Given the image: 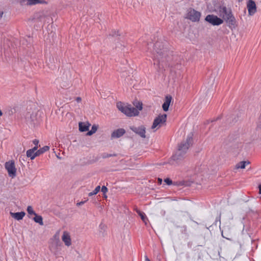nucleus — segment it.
I'll use <instances>...</instances> for the list:
<instances>
[{
	"mask_svg": "<svg viewBox=\"0 0 261 261\" xmlns=\"http://www.w3.org/2000/svg\"><path fill=\"white\" fill-rule=\"evenodd\" d=\"M115 155H116L115 154H110L108 153H103L101 154V156L103 159L110 158Z\"/></svg>",
	"mask_w": 261,
	"mask_h": 261,
	"instance_id": "27",
	"label": "nucleus"
},
{
	"mask_svg": "<svg viewBox=\"0 0 261 261\" xmlns=\"http://www.w3.org/2000/svg\"><path fill=\"white\" fill-rule=\"evenodd\" d=\"M100 189V187L99 186H97L93 192L88 194V196H92L93 195H96L99 191Z\"/></svg>",
	"mask_w": 261,
	"mask_h": 261,
	"instance_id": "25",
	"label": "nucleus"
},
{
	"mask_svg": "<svg viewBox=\"0 0 261 261\" xmlns=\"http://www.w3.org/2000/svg\"><path fill=\"white\" fill-rule=\"evenodd\" d=\"M250 162L249 161H242L238 163L236 165L237 169H244L247 165H249Z\"/></svg>",
	"mask_w": 261,
	"mask_h": 261,
	"instance_id": "19",
	"label": "nucleus"
},
{
	"mask_svg": "<svg viewBox=\"0 0 261 261\" xmlns=\"http://www.w3.org/2000/svg\"><path fill=\"white\" fill-rule=\"evenodd\" d=\"M220 15L228 24L229 28L235 27L236 20L232 14L230 9L227 8L226 7H221L220 9Z\"/></svg>",
	"mask_w": 261,
	"mask_h": 261,
	"instance_id": "3",
	"label": "nucleus"
},
{
	"mask_svg": "<svg viewBox=\"0 0 261 261\" xmlns=\"http://www.w3.org/2000/svg\"><path fill=\"white\" fill-rule=\"evenodd\" d=\"M259 121H260V122H261V115H260V118H259Z\"/></svg>",
	"mask_w": 261,
	"mask_h": 261,
	"instance_id": "40",
	"label": "nucleus"
},
{
	"mask_svg": "<svg viewBox=\"0 0 261 261\" xmlns=\"http://www.w3.org/2000/svg\"><path fill=\"white\" fill-rule=\"evenodd\" d=\"M239 1H242L243 0H238Z\"/></svg>",
	"mask_w": 261,
	"mask_h": 261,
	"instance_id": "41",
	"label": "nucleus"
},
{
	"mask_svg": "<svg viewBox=\"0 0 261 261\" xmlns=\"http://www.w3.org/2000/svg\"><path fill=\"white\" fill-rule=\"evenodd\" d=\"M3 113L1 111V110H0V117L2 115Z\"/></svg>",
	"mask_w": 261,
	"mask_h": 261,
	"instance_id": "39",
	"label": "nucleus"
},
{
	"mask_svg": "<svg viewBox=\"0 0 261 261\" xmlns=\"http://www.w3.org/2000/svg\"><path fill=\"white\" fill-rule=\"evenodd\" d=\"M125 133V130L123 128H119L115 130L111 134V138H119L122 136Z\"/></svg>",
	"mask_w": 261,
	"mask_h": 261,
	"instance_id": "11",
	"label": "nucleus"
},
{
	"mask_svg": "<svg viewBox=\"0 0 261 261\" xmlns=\"http://www.w3.org/2000/svg\"><path fill=\"white\" fill-rule=\"evenodd\" d=\"M25 213L23 212L13 213L10 212V215L17 220H22L25 216Z\"/></svg>",
	"mask_w": 261,
	"mask_h": 261,
	"instance_id": "16",
	"label": "nucleus"
},
{
	"mask_svg": "<svg viewBox=\"0 0 261 261\" xmlns=\"http://www.w3.org/2000/svg\"><path fill=\"white\" fill-rule=\"evenodd\" d=\"M101 192H102L103 193L105 194L106 193H107V191H108V189H107V188L106 186H103L101 187Z\"/></svg>",
	"mask_w": 261,
	"mask_h": 261,
	"instance_id": "29",
	"label": "nucleus"
},
{
	"mask_svg": "<svg viewBox=\"0 0 261 261\" xmlns=\"http://www.w3.org/2000/svg\"><path fill=\"white\" fill-rule=\"evenodd\" d=\"M171 100L172 97L170 95L166 96L165 101L162 105V108L164 111H167L168 110Z\"/></svg>",
	"mask_w": 261,
	"mask_h": 261,
	"instance_id": "14",
	"label": "nucleus"
},
{
	"mask_svg": "<svg viewBox=\"0 0 261 261\" xmlns=\"http://www.w3.org/2000/svg\"><path fill=\"white\" fill-rule=\"evenodd\" d=\"M200 16V12L190 9L188 10L187 17L193 22H197L199 20Z\"/></svg>",
	"mask_w": 261,
	"mask_h": 261,
	"instance_id": "8",
	"label": "nucleus"
},
{
	"mask_svg": "<svg viewBox=\"0 0 261 261\" xmlns=\"http://www.w3.org/2000/svg\"><path fill=\"white\" fill-rule=\"evenodd\" d=\"M247 7L250 15H253L256 12V4L253 0H248Z\"/></svg>",
	"mask_w": 261,
	"mask_h": 261,
	"instance_id": "10",
	"label": "nucleus"
},
{
	"mask_svg": "<svg viewBox=\"0 0 261 261\" xmlns=\"http://www.w3.org/2000/svg\"><path fill=\"white\" fill-rule=\"evenodd\" d=\"M134 105L135 106L136 108H134L131 105L125 106L122 102H119L117 103V107L119 111L126 116L132 117L138 115L139 113V111L141 110L142 109V104L140 102H135Z\"/></svg>",
	"mask_w": 261,
	"mask_h": 261,
	"instance_id": "2",
	"label": "nucleus"
},
{
	"mask_svg": "<svg viewBox=\"0 0 261 261\" xmlns=\"http://www.w3.org/2000/svg\"><path fill=\"white\" fill-rule=\"evenodd\" d=\"M205 20L213 25H219L223 23V19L213 14H209L205 18Z\"/></svg>",
	"mask_w": 261,
	"mask_h": 261,
	"instance_id": "6",
	"label": "nucleus"
},
{
	"mask_svg": "<svg viewBox=\"0 0 261 261\" xmlns=\"http://www.w3.org/2000/svg\"><path fill=\"white\" fill-rule=\"evenodd\" d=\"M62 240L67 246H69L71 243V238L69 233L67 231H64L62 236Z\"/></svg>",
	"mask_w": 261,
	"mask_h": 261,
	"instance_id": "12",
	"label": "nucleus"
},
{
	"mask_svg": "<svg viewBox=\"0 0 261 261\" xmlns=\"http://www.w3.org/2000/svg\"><path fill=\"white\" fill-rule=\"evenodd\" d=\"M164 181H165V182H166L168 185H171V184H172V180H171L170 179L168 178H167L165 179Z\"/></svg>",
	"mask_w": 261,
	"mask_h": 261,
	"instance_id": "28",
	"label": "nucleus"
},
{
	"mask_svg": "<svg viewBox=\"0 0 261 261\" xmlns=\"http://www.w3.org/2000/svg\"><path fill=\"white\" fill-rule=\"evenodd\" d=\"M21 3L25 2L27 5L32 6L38 4H44L46 2L44 0H20Z\"/></svg>",
	"mask_w": 261,
	"mask_h": 261,
	"instance_id": "15",
	"label": "nucleus"
},
{
	"mask_svg": "<svg viewBox=\"0 0 261 261\" xmlns=\"http://www.w3.org/2000/svg\"><path fill=\"white\" fill-rule=\"evenodd\" d=\"M148 45L149 46H148V49H149V46H152V45H151V43H150V44H148Z\"/></svg>",
	"mask_w": 261,
	"mask_h": 261,
	"instance_id": "37",
	"label": "nucleus"
},
{
	"mask_svg": "<svg viewBox=\"0 0 261 261\" xmlns=\"http://www.w3.org/2000/svg\"><path fill=\"white\" fill-rule=\"evenodd\" d=\"M49 147L47 146H45L43 147L40 148V149L36 151L37 156H39V155L43 153L44 152L47 151L49 150Z\"/></svg>",
	"mask_w": 261,
	"mask_h": 261,
	"instance_id": "21",
	"label": "nucleus"
},
{
	"mask_svg": "<svg viewBox=\"0 0 261 261\" xmlns=\"http://www.w3.org/2000/svg\"><path fill=\"white\" fill-rule=\"evenodd\" d=\"M97 128H98L97 125H93L92 126L91 129L87 133V135L88 136H91V135H93L96 132Z\"/></svg>",
	"mask_w": 261,
	"mask_h": 261,
	"instance_id": "24",
	"label": "nucleus"
},
{
	"mask_svg": "<svg viewBox=\"0 0 261 261\" xmlns=\"http://www.w3.org/2000/svg\"><path fill=\"white\" fill-rule=\"evenodd\" d=\"M192 143L193 134L190 133L187 136L186 140L184 141L179 144L177 151L172 156V160L175 161L181 160L184 157Z\"/></svg>",
	"mask_w": 261,
	"mask_h": 261,
	"instance_id": "1",
	"label": "nucleus"
},
{
	"mask_svg": "<svg viewBox=\"0 0 261 261\" xmlns=\"http://www.w3.org/2000/svg\"><path fill=\"white\" fill-rule=\"evenodd\" d=\"M27 156L28 158H30L31 160H34L36 156H37L36 152H33L30 149L27 151Z\"/></svg>",
	"mask_w": 261,
	"mask_h": 261,
	"instance_id": "23",
	"label": "nucleus"
},
{
	"mask_svg": "<svg viewBox=\"0 0 261 261\" xmlns=\"http://www.w3.org/2000/svg\"><path fill=\"white\" fill-rule=\"evenodd\" d=\"M258 189H259V193L260 194H261V184L260 185H259Z\"/></svg>",
	"mask_w": 261,
	"mask_h": 261,
	"instance_id": "35",
	"label": "nucleus"
},
{
	"mask_svg": "<svg viewBox=\"0 0 261 261\" xmlns=\"http://www.w3.org/2000/svg\"><path fill=\"white\" fill-rule=\"evenodd\" d=\"M246 146L247 144H244L242 142H239L234 145V148L237 149V150L239 151H241L243 149L247 150Z\"/></svg>",
	"mask_w": 261,
	"mask_h": 261,
	"instance_id": "18",
	"label": "nucleus"
},
{
	"mask_svg": "<svg viewBox=\"0 0 261 261\" xmlns=\"http://www.w3.org/2000/svg\"><path fill=\"white\" fill-rule=\"evenodd\" d=\"M153 51L156 53V56H154V60L156 62L160 63V58L159 56H162L163 55V53L165 51L164 45L162 44V42L160 41H157L153 45Z\"/></svg>",
	"mask_w": 261,
	"mask_h": 261,
	"instance_id": "4",
	"label": "nucleus"
},
{
	"mask_svg": "<svg viewBox=\"0 0 261 261\" xmlns=\"http://www.w3.org/2000/svg\"><path fill=\"white\" fill-rule=\"evenodd\" d=\"M37 149H38V146H35L34 147H33L32 149H30V150H31L33 152H35L36 151L38 150Z\"/></svg>",
	"mask_w": 261,
	"mask_h": 261,
	"instance_id": "31",
	"label": "nucleus"
},
{
	"mask_svg": "<svg viewBox=\"0 0 261 261\" xmlns=\"http://www.w3.org/2000/svg\"><path fill=\"white\" fill-rule=\"evenodd\" d=\"M27 212L30 215H35L36 214L34 211L32 207L31 206H29L27 207Z\"/></svg>",
	"mask_w": 261,
	"mask_h": 261,
	"instance_id": "26",
	"label": "nucleus"
},
{
	"mask_svg": "<svg viewBox=\"0 0 261 261\" xmlns=\"http://www.w3.org/2000/svg\"><path fill=\"white\" fill-rule=\"evenodd\" d=\"M33 144L35 145V146H38V144L39 143V140L37 139H35L33 141Z\"/></svg>",
	"mask_w": 261,
	"mask_h": 261,
	"instance_id": "30",
	"label": "nucleus"
},
{
	"mask_svg": "<svg viewBox=\"0 0 261 261\" xmlns=\"http://www.w3.org/2000/svg\"><path fill=\"white\" fill-rule=\"evenodd\" d=\"M137 213L140 216L141 219L144 222V223L145 224V225L147 224V221H148V219L145 215V214L142 212H141L139 210H137Z\"/></svg>",
	"mask_w": 261,
	"mask_h": 261,
	"instance_id": "20",
	"label": "nucleus"
},
{
	"mask_svg": "<svg viewBox=\"0 0 261 261\" xmlns=\"http://www.w3.org/2000/svg\"><path fill=\"white\" fill-rule=\"evenodd\" d=\"M82 100V99L80 97H76V101L77 102H81Z\"/></svg>",
	"mask_w": 261,
	"mask_h": 261,
	"instance_id": "33",
	"label": "nucleus"
},
{
	"mask_svg": "<svg viewBox=\"0 0 261 261\" xmlns=\"http://www.w3.org/2000/svg\"><path fill=\"white\" fill-rule=\"evenodd\" d=\"M167 119V115L166 114H162L159 115L154 120L152 125L151 126L152 129H156L161 127L163 124H164Z\"/></svg>",
	"mask_w": 261,
	"mask_h": 261,
	"instance_id": "5",
	"label": "nucleus"
},
{
	"mask_svg": "<svg viewBox=\"0 0 261 261\" xmlns=\"http://www.w3.org/2000/svg\"><path fill=\"white\" fill-rule=\"evenodd\" d=\"M130 129L142 138H145V127L144 126H140L138 127L132 126L130 127Z\"/></svg>",
	"mask_w": 261,
	"mask_h": 261,
	"instance_id": "9",
	"label": "nucleus"
},
{
	"mask_svg": "<svg viewBox=\"0 0 261 261\" xmlns=\"http://www.w3.org/2000/svg\"><path fill=\"white\" fill-rule=\"evenodd\" d=\"M25 119L27 121L30 123H33V124H35V121L37 120L36 115L35 113L28 112L25 115Z\"/></svg>",
	"mask_w": 261,
	"mask_h": 261,
	"instance_id": "13",
	"label": "nucleus"
},
{
	"mask_svg": "<svg viewBox=\"0 0 261 261\" xmlns=\"http://www.w3.org/2000/svg\"><path fill=\"white\" fill-rule=\"evenodd\" d=\"M145 261H150L147 255L145 256Z\"/></svg>",
	"mask_w": 261,
	"mask_h": 261,
	"instance_id": "34",
	"label": "nucleus"
},
{
	"mask_svg": "<svg viewBox=\"0 0 261 261\" xmlns=\"http://www.w3.org/2000/svg\"><path fill=\"white\" fill-rule=\"evenodd\" d=\"M158 180H159V182L160 184H161V183H162V179H161V178H158Z\"/></svg>",
	"mask_w": 261,
	"mask_h": 261,
	"instance_id": "36",
	"label": "nucleus"
},
{
	"mask_svg": "<svg viewBox=\"0 0 261 261\" xmlns=\"http://www.w3.org/2000/svg\"><path fill=\"white\" fill-rule=\"evenodd\" d=\"M85 202H86V201H81L80 202H78V203H77V206H81V205L84 204Z\"/></svg>",
	"mask_w": 261,
	"mask_h": 261,
	"instance_id": "32",
	"label": "nucleus"
},
{
	"mask_svg": "<svg viewBox=\"0 0 261 261\" xmlns=\"http://www.w3.org/2000/svg\"><path fill=\"white\" fill-rule=\"evenodd\" d=\"M2 16H3V13H0V18H1L2 17Z\"/></svg>",
	"mask_w": 261,
	"mask_h": 261,
	"instance_id": "38",
	"label": "nucleus"
},
{
	"mask_svg": "<svg viewBox=\"0 0 261 261\" xmlns=\"http://www.w3.org/2000/svg\"><path fill=\"white\" fill-rule=\"evenodd\" d=\"M79 130L81 132H84L88 130L90 126V124L88 122H79Z\"/></svg>",
	"mask_w": 261,
	"mask_h": 261,
	"instance_id": "17",
	"label": "nucleus"
},
{
	"mask_svg": "<svg viewBox=\"0 0 261 261\" xmlns=\"http://www.w3.org/2000/svg\"><path fill=\"white\" fill-rule=\"evenodd\" d=\"M35 217L34 218V220L35 222L39 223L40 225H42L43 224L42 217L41 216L37 215L36 214Z\"/></svg>",
	"mask_w": 261,
	"mask_h": 261,
	"instance_id": "22",
	"label": "nucleus"
},
{
	"mask_svg": "<svg viewBox=\"0 0 261 261\" xmlns=\"http://www.w3.org/2000/svg\"><path fill=\"white\" fill-rule=\"evenodd\" d=\"M5 168L8 171L10 177L13 178L16 176V169L15 166L14 162L10 161L5 163Z\"/></svg>",
	"mask_w": 261,
	"mask_h": 261,
	"instance_id": "7",
	"label": "nucleus"
}]
</instances>
